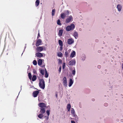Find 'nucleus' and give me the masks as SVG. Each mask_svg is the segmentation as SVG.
<instances>
[{"instance_id": "41", "label": "nucleus", "mask_w": 123, "mask_h": 123, "mask_svg": "<svg viewBox=\"0 0 123 123\" xmlns=\"http://www.w3.org/2000/svg\"><path fill=\"white\" fill-rule=\"evenodd\" d=\"M71 123H75V122L74 121L72 120L71 121Z\"/></svg>"}, {"instance_id": "30", "label": "nucleus", "mask_w": 123, "mask_h": 123, "mask_svg": "<svg viewBox=\"0 0 123 123\" xmlns=\"http://www.w3.org/2000/svg\"><path fill=\"white\" fill-rule=\"evenodd\" d=\"M86 58V56L85 55H83L81 57V60H82L83 61H84L85 60Z\"/></svg>"}, {"instance_id": "25", "label": "nucleus", "mask_w": 123, "mask_h": 123, "mask_svg": "<svg viewBox=\"0 0 123 123\" xmlns=\"http://www.w3.org/2000/svg\"><path fill=\"white\" fill-rule=\"evenodd\" d=\"M36 79V76L35 75H34L33 76L32 80L33 81H35Z\"/></svg>"}, {"instance_id": "42", "label": "nucleus", "mask_w": 123, "mask_h": 123, "mask_svg": "<svg viewBox=\"0 0 123 123\" xmlns=\"http://www.w3.org/2000/svg\"><path fill=\"white\" fill-rule=\"evenodd\" d=\"M104 105L105 106H107L108 105V104L107 103H105L104 104Z\"/></svg>"}, {"instance_id": "28", "label": "nucleus", "mask_w": 123, "mask_h": 123, "mask_svg": "<svg viewBox=\"0 0 123 123\" xmlns=\"http://www.w3.org/2000/svg\"><path fill=\"white\" fill-rule=\"evenodd\" d=\"M55 9H53L52 11V16H53L55 14Z\"/></svg>"}, {"instance_id": "4", "label": "nucleus", "mask_w": 123, "mask_h": 123, "mask_svg": "<svg viewBox=\"0 0 123 123\" xmlns=\"http://www.w3.org/2000/svg\"><path fill=\"white\" fill-rule=\"evenodd\" d=\"M71 113L72 114L73 116L75 117V120L78 119L77 116L75 114L74 110L73 108L71 109Z\"/></svg>"}, {"instance_id": "35", "label": "nucleus", "mask_w": 123, "mask_h": 123, "mask_svg": "<svg viewBox=\"0 0 123 123\" xmlns=\"http://www.w3.org/2000/svg\"><path fill=\"white\" fill-rule=\"evenodd\" d=\"M68 53H69L68 52H67V51H66L65 53V55L66 56V57H67L68 56Z\"/></svg>"}, {"instance_id": "26", "label": "nucleus", "mask_w": 123, "mask_h": 123, "mask_svg": "<svg viewBox=\"0 0 123 123\" xmlns=\"http://www.w3.org/2000/svg\"><path fill=\"white\" fill-rule=\"evenodd\" d=\"M43 114H39L38 116V117L40 118L41 119L43 117Z\"/></svg>"}, {"instance_id": "17", "label": "nucleus", "mask_w": 123, "mask_h": 123, "mask_svg": "<svg viewBox=\"0 0 123 123\" xmlns=\"http://www.w3.org/2000/svg\"><path fill=\"white\" fill-rule=\"evenodd\" d=\"M117 8L118 11L120 12L121 11V9L122 8V6L120 5H118L117 6Z\"/></svg>"}, {"instance_id": "36", "label": "nucleus", "mask_w": 123, "mask_h": 123, "mask_svg": "<svg viewBox=\"0 0 123 123\" xmlns=\"http://www.w3.org/2000/svg\"><path fill=\"white\" fill-rule=\"evenodd\" d=\"M65 63H63L62 65V68L63 69H64L65 67Z\"/></svg>"}, {"instance_id": "39", "label": "nucleus", "mask_w": 123, "mask_h": 123, "mask_svg": "<svg viewBox=\"0 0 123 123\" xmlns=\"http://www.w3.org/2000/svg\"><path fill=\"white\" fill-rule=\"evenodd\" d=\"M59 63H61L62 62V61L60 59H59Z\"/></svg>"}, {"instance_id": "43", "label": "nucleus", "mask_w": 123, "mask_h": 123, "mask_svg": "<svg viewBox=\"0 0 123 123\" xmlns=\"http://www.w3.org/2000/svg\"><path fill=\"white\" fill-rule=\"evenodd\" d=\"M98 68H100L101 67V66L100 65H98Z\"/></svg>"}, {"instance_id": "7", "label": "nucleus", "mask_w": 123, "mask_h": 123, "mask_svg": "<svg viewBox=\"0 0 123 123\" xmlns=\"http://www.w3.org/2000/svg\"><path fill=\"white\" fill-rule=\"evenodd\" d=\"M63 85L66 87H67V82L66 78L64 77L63 79Z\"/></svg>"}, {"instance_id": "27", "label": "nucleus", "mask_w": 123, "mask_h": 123, "mask_svg": "<svg viewBox=\"0 0 123 123\" xmlns=\"http://www.w3.org/2000/svg\"><path fill=\"white\" fill-rule=\"evenodd\" d=\"M45 77L46 78H47L48 77V74L47 73V71L46 70V69H45Z\"/></svg>"}, {"instance_id": "38", "label": "nucleus", "mask_w": 123, "mask_h": 123, "mask_svg": "<svg viewBox=\"0 0 123 123\" xmlns=\"http://www.w3.org/2000/svg\"><path fill=\"white\" fill-rule=\"evenodd\" d=\"M62 67H61V66L59 67V73H60Z\"/></svg>"}, {"instance_id": "37", "label": "nucleus", "mask_w": 123, "mask_h": 123, "mask_svg": "<svg viewBox=\"0 0 123 123\" xmlns=\"http://www.w3.org/2000/svg\"><path fill=\"white\" fill-rule=\"evenodd\" d=\"M49 112L50 111L49 110H47L46 111L47 114L48 116H49Z\"/></svg>"}, {"instance_id": "10", "label": "nucleus", "mask_w": 123, "mask_h": 123, "mask_svg": "<svg viewBox=\"0 0 123 123\" xmlns=\"http://www.w3.org/2000/svg\"><path fill=\"white\" fill-rule=\"evenodd\" d=\"M42 43V41L40 39H39L37 41L36 44V46H38L39 45L41 44Z\"/></svg>"}, {"instance_id": "44", "label": "nucleus", "mask_w": 123, "mask_h": 123, "mask_svg": "<svg viewBox=\"0 0 123 123\" xmlns=\"http://www.w3.org/2000/svg\"><path fill=\"white\" fill-rule=\"evenodd\" d=\"M81 30H82V29H81V28H80L79 29V31H81Z\"/></svg>"}, {"instance_id": "5", "label": "nucleus", "mask_w": 123, "mask_h": 123, "mask_svg": "<svg viewBox=\"0 0 123 123\" xmlns=\"http://www.w3.org/2000/svg\"><path fill=\"white\" fill-rule=\"evenodd\" d=\"M73 20V18L71 15L70 16L67 18L66 20V23H67L70 22L71 20Z\"/></svg>"}, {"instance_id": "11", "label": "nucleus", "mask_w": 123, "mask_h": 123, "mask_svg": "<svg viewBox=\"0 0 123 123\" xmlns=\"http://www.w3.org/2000/svg\"><path fill=\"white\" fill-rule=\"evenodd\" d=\"M39 92L38 91H34L33 93V96L34 97H36L37 96V95L39 93Z\"/></svg>"}, {"instance_id": "8", "label": "nucleus", "mask_w": 123, "mask_h": 123, "mask_svg": "<svg viewBox=\"0 0 123 123\" xmlns=\"http://www.w3.org/2000/svg\"><path fill=\"white\" fill-rule=\"evenodd\" d=\"M74 42V39L72 38H69L68 39V44H71L73 43Z\"/></svg>"}, {"instance_id": "6", "label": "nucleus", "mask_w": 123, "mask_h": 123, "mask_svg": "<svg viewBox=\"0 0 123 123\" xmlns=\"http://www.w3.org/2000/svg\"><path fill=\"white\" fill-rule=\"evenodd\" d=\"M75 63L76 62L75 59H73L69 62L68 64L70 66H72L75 65Z\"/></svg>"}, {"instance_id": "31", "label": "nucleus", "mask_w": 123, "mask_h": 123, "mask_svg": "<svg viewBox=\"0 0 123 123\" xmlns=\"http://www.w3.org/2000/svg\"><path fill=\"white\" fill-rule=\"evenodd\" d=\"M44 70L43 69H41L40 70V73L43 75L44 74Z\"/></svg>"}, {"instance_id": "20", "label": "nucleus", "mask_w": 123, "mask_h": 123, "mask_svg": "<svg viewBox=\"0 0 123 123\" xmlns=\"http://www.w3.org/2000/svg\"><path fill=\"white\" fill-rule=\"evenodd\" d=\"M63 32V30H59L58 33V35L59 36H62Z\"/></svg>"}, {"instance_id": "19", "label": "nucleus", "mask_w": 123, "mask_h": 123, "mask_svg": "<svg viewBox=\"0 0 123 123\" xmlns=\"http://www.w3.org/2000/svg\"><path fill=\"white\" fill-rule=\"evenodd\" d=\"M42 60L41 59H39L38 60V64L39 65H41L42 64Z\"/></svg>"}, {"instance_id": "47", "label": "nucleus", "mask_w": 123, "mask_h": 123, "mask_svg": "<svg viewBox=\"0 0 123 123\" xmlns=\"http://www.w3.org/2000/svg\"><path fill=\"white\" fill-rule=\"evenodd\" d=\"M122 68L123 69V63L122 64Z\"/></svg>"}, {"instance_id": "15", "label": "nucleus", "mask_w": 123, "mask_h": 123, "mask_svg": "<svg viewBox=\"0 0 123 123\" xmlns=\"http://www.w3.org/2000/svg\"><path fill=\"white\" fill-rule=\"evenodd\" d=\"M73 36L76 39H77L78 37V33L76 31L74 32L73 34Z\"/></svg>"}, {"instance_id": "18", "label": "nucleus", "mask_w": 123, "mask_h": 123, "mask_svg": "<svg viewBox=\"0 0 123 123\" xmlns=\"http://www.w3.org/2000/svg\"><path fill=\"white\" fill-rule=\"evenodd\" d=\"M75 55V52L74 51H73V52L71 53L70 57H73Z\"/></svg>"}, {"instance_id": "22", "label": "nucleus", "mask_w": 123, "mask_h": 123, "mask_svg": "<svg viewBox=\"0 0 123 123\" xmlns=\"http://www.w3.org/2000/svg\"><path fill=\"white\" fill-rule=\"evenodd\" d=\"M71 106L70 104H68V105L67 106V109L68 110V111H70V109L71 108Z\"/></svg>"}, {"instance_id": "48", "label": "nucleus", "mask_w": 123, "mask_h": 123, "mask_svg": "<svg viewBox=\"0 0 123 123\" xmlns=\"http://www.w3.org/2000/svg\"><path fill=\"white\" fill-rule=\"evenodd\" d=\"M36 71H33V72L34 73H36Z\"/></svg>"}, {"instance_id": "32", "label": "nucleus", "mask_w": 123, "mask_h": 123, "mask_svg": "<svg viewBox=\"0 0 123 123\" xmlns=\"http://www.w3.org/2000/svg\"><path fill=\"white\" fill-rule=\"evenodd\" d=\"M33 64L35 65H36L37 64V62L35 60H34L33 61Z\"/></svg>"}, {"instance_id": "13", "label": "nucleus", "mask_w": 123, "mask_h": 123, "mask_svg": "<svg viewBox=\"0 0 123 123\" xmlns=\"http://www.w3.org/2000/svg\"><path fill=\"white\" fill-rule=\"evenodd\" d=\"M74 82V80L72 79H70L69 80V87H71L73 84Z\"/></svg>"}, {"instance_id": "24", "label": "nucleus", "mask_w": 123, "mask_h": 123, "mask_svg": "<svg viewBox=\"0 0 123 123\" xmlns=\"http://www.w3.org/2000/svg\"><path fill=\"white\" fill-rule=\"evenodd\" d=\"M57 55L59 57H62V53L61 52H59L57 53Z\"/></svg>"}, {"instance_id": "2", "label": "nucleus", "mask_w": 123, "mask_h": 123, "mask_svg": "<svg viewBox=\"0 0 123 123\" xmlns=\"http://www.w3.org/2000/svg\"><path fill=\"white\" fill-rule=\"evenodd\" d=\"M39 86L40 87L43 89H44L45 87V82L43 79L39 80Z\"/></svg>"}, {"instance_id": "34", "label": "nucleus", "mask_w": 123, "mask_h": 123, "mask_svg": "<svg viewBox=\"0 0 123 123\" xmlns=\"http://www.w3.org/2000/svg\"><path fill=\"white\" fill-rule=\"evenodd\" d=\"M28 76L29 79L31 80V75L30 73H29L28 74Z\"/></svg>"}, {"instance_id": "40", "label": "nucleus", "mask_w": 123, "mask_h": 123, "mask_svg": "<svg viewBox=\"0 0 123 123\" xmlns=\"http://www.w3.org/2000/svg\"><path fill=\"white\" fill-rule=\"evenodd\" d=\"M40 34H39V31H38V36L37 37V38H38L40 37Z\"/></svg>"}, {"instance_id": "33", "label": "nucleus", "mask_w": 123, "mask_h": 123, "mask_svg": "<svg viewBox=\"0 0 123 123\" xmlns=\"http://www.w3.org/2000/svg\"><path fill=\"white\" fill-rule=\"evenodd\" d=\"M72 74L74 75L75 74V69L74 70H72Z\"/></svg>"}, {"instance_id": "29", "label": "nucleus", "mask_w": 123, "mask_h": 123, "mask_svg": "<svg viewBox=\"0 0 123 123\" xmlns=\"http://www.w3.org/2000/svg\"><path fill=\"white\" fill-rule=\"evenodd\" d=\"M57 24L59 25H62V24L61 23L60 20V19H58L57 21Z\"/></svg>"}, {"instance_id": "12", "label": "nucleus", "mask_w": 123, "mask_h": 123, "mask_svg": "<svg viewBox=\"0 0 123 123\" xmlns=\"http://www.w3.org/2000/svg\"><path fill=\"white\" fill-rule=\"evenodd\" d=\"M43 47H37V50L39 52L43 50Z\"/></svg>"}, {"instance_id": "3", "label": "nucleus", "mask_w": 123, "mask_h": 123, "mask_svg": "<svg viewBox=\"0 0 123 123\" xmlns=\"http://www.w3.org/2000/svg\"><path fill=\"white\" fill-rule=\"evenodd\" d=\"M74 27L75 26L74 24H72L67 27L66 28V30L67 31H68L74 29Z\"/></svg>"}, {"instance_id": "23", "label": "nucleus", "mask_w": 123, "mask_h": 123, "mask_svg": "<svg viewBox=\"0 0 123 123\" xmlns=\"http://www.w3.org/2000/svg\"><path fill=\"white\" fill-rule=\"evenodd\" d=\"M58 42L59 45L61 46H63V43L62 41L61 40H59Z\"/></svg>"}, {"instance_id": "45", "label": "nucleus", "mask_w": 123, "mask_h": 123, "mask_svg": "<svg viewBox=\"0 0 123 123\" xmlns=\"http://www.w3.org/2000/svg\"><path fill=\"white\" fill-rule=\"evenodd\" d=\"M62 46H61V47H60V49H61V50L62 49Z\"/></svg>"}, {"instance_id": "9", "label": "nucleus", "mask_w": 123, "mask_h": 123, "mask_svg": "<svg viewBox=\"0 0 123 123\" xmlns=\"http://www.w3.org/2000/svg\"><path fill=\"white\" fill-rule=\"evenodd\" d=\"M38 105L41 108H46V105L43 103H41L38 104Z\"/></svg>"}, {"instance_id": "21", "label": "nucleus", "mask_w": 123, "mask_h": 123, "mask_svg": "<svg viewBox=\"0 0 123 123\" xmlns=\"http://www.w3.org/2000/svg\"><path fill=\"white\" fill-rule=\"evenodd\" d=\"M40 1L39 0H37L35 2V5L36 6H37L39 5Z\"/></svg>"}, {"instance_id": "1", "label": "nucleus", "mask_w": 123, "mask_h": 123, "mask_svg": "<svg viewBox=\"0 0 123 123\" xmlns=\"http://www.w3.org/2000/svg\"><path fill=\"white\" fill-rule=\"evenodd\" d=\"M70 13V12L68 10L65 11L64 12L61 13V18L62 19H64L65 17L68 16Z\"/></svg>"}, {"instance_id": "16", "label": "nucleus", "mask_w": 123, "mask_h": 123, "mask_svg": "<svg viewBox=\"0 0 123 123\" xmlns=\"http://www.w3.org/2000/svg\"><path fill=\"white\" fill-rule=\"evenodd\" d=\"M45 108H40V112L42 114H44L45 112Z\"/></svg>"}, {"instance_id": "46", "label": "nucleus", "mask_w": 123, "mask_h": 123, "mask_svg": "<svg viewBox=\"0 0 123 123\" xmlns=\"http://www.w3.org/2000/svg\"><path fill=\"white\" fill-rule=\"evenodd\" d=\"M56 98H57V94H56Z\"/></svg>"}, {"instance_id": "14", "label": "nucleus", "mask_w": 123, "mask_h": 123, "mask_svg": "<svg viewBox=\"0 0 123 123\" xmlns=\"http://www.w3.org/2000/svg\"><path fill=\"white\" fill-rule=\"evenodd\" d=\"M35 55L36 56L39 57H42L43 56L42 54L39 52L36 53Z\"/></svg>"}]
</instances>
